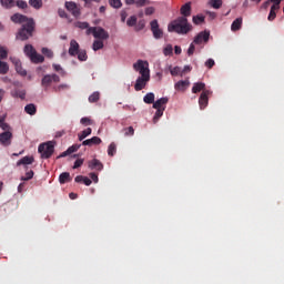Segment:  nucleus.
<instances>
[{
    "instance_id": "69168bd1",
    "label": "nucleus",
    "mask_w": 284,
    "mask_h": 284,
    "mask_svg": "<svg viewBox=\"0 0 284 284\" xmlns=\"http://www.w3.org/2000/svg\"><path fill=\"white\" fill-rule=\"evenodd\" d=\"M154 12H155L154 7H148V8L145 9V14H146V17H150V16L154 14Z\"/></svg>"
},
{
    "instance_id": "4c0bfd02",
    "label": "nucleus",
    "mask_w": 284,
    "mask_h": 284,
    "mask_svg": "<svg viewBox=\"0 0 284 284\" xmlns=\"http://www.w3.org/2000/svg\"><path fill=\"white\" fill-rule=\"evenodd\" d=\"M9 70L8 62L0 61V74H8Z\"/></svg>"
},
{
    "instance_id": "49530a36",
    "label": "nucleus",
    "mask_w": 284,
    "mask_h": 284,
    "mask_svg": "<svg viewBox=\"0 0 284 284\" xmlns=\"http://www.w3.org/2000/svg\"><path fill=\"white\" fill-rule=\"evenodd\" d=\"M42 54H44V57H47L48 59H52V57H54V52H52V50L48 49V48H42L41 50Z\"/></svg>"
},
{
    "instance_id": "6e6552de",
    "label": "nucleus",
    "mask_w": 284,
    "mask_h": 284,
    "mask_svg": "<svg viewBox=\"0 0 284 284\" xmlns=\"http://www.w3.org/2000/svg\"><path fill=\"white\" fill-rule=\"evenodd\" d=\"M10 21L19 26H24V23H30V21H34V19L28 18L27 16H23L21 13H14L10 17Z\"/></svg>"
},
{
    "instance_id": "7c9ffc66",
    "label": "nucleus",
    "mask_w": 284,
    "mask_h": 284,
    "mask_svg": "<svg viewBox=\"0 0 284 284\" xmlns=\"http://www.w3.org/2000/svg\"><path fill=\"white\" fill-rule=\"evenodd\" d=\"M29 6L34 10H41L43 8V0H29Z\"/></svg>"
},
{
    "instance_id": "ea45409f",
    "label": "nucleus",
    "mask_w": 284,
    "mask_h": 284,
    "mask_svg": "<svg viewBox=\"0 0 284 284\" xmlns=\"http://www.w3.org/2000/svg\"><path fill=\"white\" fill-rule=\"evenodd\" d=\"M169 70H170V72H171V75L172 77H179V74H180V77H181V69H180V67H174V68H172V65H170L169 67Z\"/></svg>"
},
{
    "instance_id": "20e7f679",
    "label": "nucleus",
    "mask_w": 284,
    "mask_h": 284,
    "mask_svg": "<svg viewBox=\"0 0 284 284\" xmlns=\"http://www.w3.org/2000/svg\"><path fill=\"white\" fill-rule=\"evenodd\" d=\"M85 34L88 37L93 34L94 39H98L99 41H108V39H110V33L102 27H91L85 31Z\"/></svg>"
},
{
    "instance_id": "f8f14e48",
    "label": "nucleus",
    "mask_w": 284,
    "mask_h": 284,
    "mask_svg": "<svg viewBox=\"0 0 284 284\" xmlns=\"http://www.w3.org/2000/svg\"><path fill=\"white\" fill-rule=\"evenodd\" d=\"M10 61L13 63L16 72H18L20 77H27L28 71H26V69H23V67L21 65V60H19L18 58H10Z\"/></svg>"
},
{
    "instance_id": "473e14b6",
    "label": "nucleus",
    "mask_w": 284,
    "mask_h": 284,
    "mask_svg": "<svg viewBox=\"0 0 284 284\" xmlns=\"http://www.w3.org/2000/svg\"><path fill=\"white\" fill-rule=\"evenodd\" d=\"M103 40H94L93 44H92V50L94 52L99 51V50H103Z\"/></svg>"
},
{
    "instance_id": "09e8293b",
    "label": "nucleus",
    "mask_w": 284,
    "mask_h": 284,
    "mask_svg": "<svg viewBox=\"0 0 284 284\" xmlns=\"http://www.w3.org/2000/svg\"><path fill=\"white\" fill-rule=\"evenodd\" d=\"M123 132H124V136H134V128L133 126L123 129Z\"/></svg>"
},
{
    "instance_id": "412c9836",
    "label": "nucleus",
    "mask_w": 284,
    "mask_h": 284,
    "mask_svg": "<svg viewBox=\"0 0 284 284\" xmlns=\"http://www.w3.org/2000/svg\"><path fill=\"white\" fill-rule=\"evenodd\" d=\"M75 183H84V185H92V180H90V178L88 176H83V175H77L74 179Z\"/></svg>"
},
{
    "instance_id": "6e6d98bb",
    "label": "nucleus",
    "mask_w": 284,
    "mask_h": 284,
    "mask_svg": "<svg viewBox=\"0 0 284 284\" xmlns=\"http://www.w3.org/2000/svg\"><path fill=\"white\" fill-rule=\"evenodd\" d=\"M0 59H8V49L0 47Z\"/></svg>"
},
{
    "instance_id": "864d4df0",
    "label": "nucleus",
    "mask_w": 284,
    "mask_h": 284,
    "mask_svg": "<svg viewBox=\"0 0 284 284\" xmlns=\"http://www.w3.org/2000/svg\"><path fill=\"white\" fill-rule=\"evenodd\" d=\"M58 14L61 19H70V16L68 14V12H65L64 9H58Z\"/></svg>"
},
{
    "instance_id": "c85d7f7f",
    "label": "nucleus",
    "mask_w": 284,
    "mask_h": 284,
    "mask_svg": "<svg viewBox=\"0 0 284 284\" xmlns=\"http://www.w3.org/2000/svg\"><path fill=\"white\" fill-rule=\"evenodd\" d=\"M70 181H72V178H70V174L68 172H63L60 174L59 182L61 183V185L70 183Z\"/></svg>"
},
{
    "instance_id": "f3484780",
    "label": "nucleus",
    "mask_w": 284,
    "mask_h": 284,
    "mask_svg": "<svg viewBox=\"0 0 284 284\" xmlns=\"http://www.w3.org/2000/svg\"><path fill=\"white\" fill-rule=\"evenodd\" d=\"M88 168L90 170H97L98 172H101V170H103V163H101L97 159H93V160L88 162Z\"/></svg>"
},
{
    "instance_id": "9d476101",
    "label": "nucleus",
    "mask_w": 284,
    "mask_h": 284,
    "mask_svg": "<svg viewBox=\"0 0 284 284\" xmlns=\"http://www.w3.org/2000/svg\"><path fill=\"white\" fill-rule=\"evenodd\" d=\"M210 41V31H201L193 40V43L201 45V43H207Z\"/></svg>"
},
{
    "instance_id": "f704fd0d",
    "label": "nucleus",
    "mask_w": 284,
    "mask_h": 284,
    "mask_svg": "<svg viewBox=\"0 0 284 284\" xmlns=\"http://www.w3.org/2000/svg\"><path fill=\"white\" fill-rule=\"evenodd\" d=\"M143 101H144V103L152 105V103H154V93H152V92L146 93L143 98Z\"/></svg>"
},
{
    "instance_id": "bf43d9fd",
    "label": "nucleus",
    "mask_w": 284,
    "mask_h": 284,
    "mask_svg": "<svg viewBox=\"0 0 284 284\" xmlns=\"http://www.w3.org/2000/svg\"><path fill=\"white\" fill-rule=\"evenodd\" d=\"M68 84H60L58 87H54L53 90L54 92H61V90H68Z\"/></svg>"
},
{
    "instance_id": "338daca9",
    "label": "nucleus",
    "mask_w": 284,
    "mask_h": 284,
    "mask_svg": "<svg viewBox=\"0 0 284 284\" xmlns=\"http://www.w3.org/2000/svg\"><path fill=\"white\" fill-rule=\"evenodd\" d=\"M120 17H121V22L125 23V19H128V11L122 10L120 13Z\"/></svg>"
},
{
    "instance_id": "1a4fd4ad",
    "label": "nucleus",
    "mask_w": 284,
    "mask_h": 284,
    "mask_svg": "<svg viewBox=\"0 0 284 284\" xmlns=\"http://www.w3.org/2000/svg\"><path fill=\"white\" fill-rule=\"evenodd\" d=\"M150 26L154 39H163V30L159 27V20L151 21Z\"/></svg>"
},
{
    "instance_id": "680f3d73",
    "label": "nucleus",
    "mask_w": 284,
    "mask_h": 284,
    "mask_svg": "<svg viewBox=\"0 0 284 284\" xmlns=\"http://www.w3.org/2000/svg\"><path fill=\"white\" fill-rule=\"evenodd\" d=\"M214 65H215L214 59H209L205 62V67L209 68L210 70H212V68H214Z\"/></svg>"
},
{
    "instance_id": "2f4dec72",
    "label": "nucleus",
    "mask_w": 284,
    "mask_h": 284,
    "mask_svg": "<svg viewBox=\"0 0 284 284\" xmlns=\"http://www.w3.org/2000/svg\"><path fill=\"white\" fill-rule=\"evenodd\" d=\"M90 134H92V129L91 128H87L80 134H78L79 141H83V139H88V136H90Z\"/></svg>"
},
{
    "instance_id": "774afa93",
    "label": "nucleus",
    "mask_w": 284,
    "mask_h": 284,
    "mask_svg": "<svg viewBox=\"0 0 284 284\" xmlns=\"http://www.w3.org/2000/svg\"><path fill=\"white\" fill-rule=\"evenodd\" d=\"M181 72H182L181 77H183V74H185V72H192V67L185 65Z\"/></svg>"
},
{
    "instance_id": "c9c22d12",
    "label": "nucleus",
    "mask_w": 284,
    "mask_h": 284,
    "mask_svg": "<svg viewBox=\"0 0 284 284\" xmlns=\"http://www.w3.org/2000/svg\"><path fill=\"white\" fill-rule=\"evenodd\" d=\"M100 99L101 93H99V91H95L89 97V103H97V101H99Z\"/></svg>"
},
{
    "instance_id": "2eb2a0df",
    "label": "nucleus",
    "mask_w": 284,
    "mask_h": 284,
    "mask_svg": "<svg viewBox=\"0 0 284 284\" xmlns=\"http://www.w3.org/2000/svg\"><path fill=\"white\" fill-rule=\"evenodd\" d=\"M180 13L182 14V17H184V19H187V17L192 16V2H186L185 4H183L180 9Z\"/></svg>"
},
{
    "instance_id": "f257e3e1",
    "label": "nucleus",
    "mask_w": 284,
    "mask_h": 284,
    "mask_svg": "<svg viewBox=\"0 0 284 284\" xmlns=\"http://www.w3.org/2000/svg\"><path fill=\"white\" fill-rule=\"evenodd\" d=\"M148 61L138 60L136 63L133 64V70L140 73V77L136 79L134 84L135 92H141V90H145V85L150 83V68Z\"/></svg>"
},
{
    "instance_id": "052dcab7",
    "label": "nucleus",
    "mask_w": 284,
    "mask_h": 284,
    "mask_svg": "<svg viewBox=\"0 0 284 284\" xmlns=\"http://www.w3.org/2000/svg\"><path fill=\"white\" fill-rule=\"evenodd\" d=\"M81 165H83V159L75 160L73 170H78V168H81Z\"/></svg>"
},
{
    "instance_id": "3c124183",
    "label": "nucleus",
    "mask_w": 284,
    "mask_h": 284,
    "mask_svg": "<svg viewBox=\"0 0 284 284\" xmlns=\"http://www.w3.org/2000/svg\"><path fill=\"white\" fill-rule=\"evenodd\" d=\"M145 28V20H140L138 24H135L136 32H141Z\"/></svg>"
},
{
    "instance_id": "e433bc0d",
    "label": "nucleus",
    "mask_w": 284,
    "mask_h": 284,
    "mask_svg": "<svg viewBox=\"0 0 284 284\" xmlns=\"http://www.w3.org/2000/svg\"><path fill=\"white\" fill-rule=\"evenodd\" d=\"M163 112H165V108H162V109H156V112L153 116V123H158L159 122V119L161 116H163Z\"/></svg>"
},
{
    "instance_id": "e2e57ef3",
    "label": "nucleus",
    "mask_w": 284,
    "mask_h": 284,
    "mask_svg": "<svg viewBox=\"0 0 284 284\" xmlns=\"http://www.w3.org/2000/svg\"><path fill=\"white\" fill-rule=\"evenodd\" d=\"M79 148H81V145H72L68 149L69 154H74V152H77L79 150Z\"/></svg>"
},
{
    "instance_id": "ddd939ff",
    "label": "nucleus",
    "mask_w": 284,
    "mask_h": 284,
    "mask_svg": "<svg viewBox=\"0 0 284 284\" xmlns=\"http://www.w3.org/2000/svg\"><path fill=\"white\" fill-rule=\"evenodd\" d=\"M0 143L1 145H10L12 143V132L4 131L0 134Z\"/></svg>"
},
{
    "instance_id": "7ed1b4c3",
    "label": "nucleus",
    "mask_w": 284,
    "mask_h": 284,
    "mask_svg": "<svg viewBox=\"0 0 284 284\" xmlns=\"http://www.w3.org/2000/svg\"><path fill=\"white\" fill-rule=\"evenodd\" d=\"M36 28L37 22H34V20H29L28 23L22 24L21 28L18 30L16 39H19L20 41H28V39L32 38V36L34 34Z\"/></svg>"
},
{
    "instance_id": "603ef678",
    "label": "nucleus",
    "mask_w": 284,
    "mask_h": 284,
    "mask_svg": "<svg viewBox=\"0 0 284 284\" xmlns=\"http://www.w3.org/2000/svg\"><path fill=\"white\" fill-rule=\"evenodd\" d=\"M173 48H172V44H168L165 48H164V50H163V54L165 55V57H170V54H172V52H173Z\"/></svg>"
},
{
    "instance_id": "4be33fe9",
    "label": "nucleus",
    "mask_w": 284,
    "mask_h": 284,
    "mask_svg": "<svg viewBox=\"0 0 284 284\" xmlns=\"http://www.w3.org/2000/svg\"><path fill=\"white\" fill-rule=\"evenodd\" d=\"M32 163H34L33 156H24L17 162V165H32Z\"/></svg>"
},
{
    "instance_id": "8fccbe9b",
    "label": "nucleus",
    "mask_w": 284,
    "mask_h": 284,
    "mask_svg": "<svg viewBox=\"0 0 284 284\" xmlns=\"http://www.w3.org/2000/svg\"><path fill=\"white\" fill-rule=\"evenodd\" d=\"M34 176V171L30 170L29 172L26 173V176L21 178V181H30Z\"/></svg>"
},
{
    "instance_id": "0e129e2a",
    "label": "nucleus",
    "mask_w": 284,
    "mask_h": 284,
    "mask_svg": "<svg viewBox=\"0 0 284 284\" xmlns=\"http://www.w3.org/2000/svg\"><path fill=\"white\" fill-rule=\"evenodd\" d=\"M148 3V0H135L136 8H143Z\"/></svg>"
},
{
    "instance_id": "de8ad7c7",
    "label": "nucleus",
    "mask_w": 284,
    "mask_h": 284,
    "mask_svg": "<svg viewBox=\"0 0 284 284\" xmlns=\"http://www.w3.org/2000/svg\"><path fill=\"white\" fill-rule=\"evenodd\" d=\"M204 21H205V17L203 16L193 17V23H195V26H201V23H203Z\"/></svg>"
},
{
    "instance_id": "6ab92c4d",
    "label": "nucleus",
    "mask_w": 284,
    "mask_h": 284,
    "mask_svg": "<svg viewBox=\"0 0 284 284\" xmlns=\"http://www.w3.org/2000/svg\"><path fill=\"white\" fill-rule=\"evenodd\" d=\"M168 101H170L168 98H161L159 100H156L154 103H153V108L154 110H163V105H168Z\"/></svg>"
},
{
    "instance_id": "5fc2aeb1",
    "label": "nucleus",
    "mask_w": 284,
    "mask_h": 284,
    "mask_svg": "<svg viewBox=\"0 0 284 284\" xmlns=\"http://www.w3.org/2000/svg\"><path fill=\"white\" fill-rule=\"evenodd\" d=\"M13 97H17L18 99H26V92L23 90H17L14 93H13Z\"/></svg>"
},
{
    "instance_id": "423d86ee",
    "label": "nucleus",
    "mask_w": 284,
    "mask_h": 284,
    "mask_svg": "<svg viewBox=\"0 0 284 284\" xmlns=\"http://www.w3.org/2000/svg\"><path fill=\"white\" fill-rule=\"evenodd\" d=\"M59 81H61V78L57 73L45 74L41 80V85L44 90H48L52 83H59Z\"/></svg>"
},
{
    "instance_id": "a18cd8bd",
    "label": "nucleus",
    "mask_w": 284,
    "mask_h": 284,
    "mask_svg": "<svg viewBox=\"0 0 284 284\" xmlns=\"http://www.w3.org/2000/svg\"><path fill=\"white\" fill-rule=\"evenodd\" d=\"M16 6L20 10H26L28 8V2H26V0H17Z\"/></svg>"
},
{
    "instance_id": "a878e982",
    "label": "nucleus",
    "mask_w": 284,
    "mask_h": 284,
    "mask_svg": "<svg viewBox=\"0 0 284 284\" xmlns=\"http://www.w3.org/2000/svg\"><path fill=\"white\" fill-rule=\"evenodd\" d=\"M30 61L32 63H43L45 61V58L42 54L37 53V51L31 55Z\"/></svg>"
},
{
    "instance_id": "dca6fc26",
    "label": "nucleus",
    "mask_w": 284,
    "mask_h": 284,
    "mask_svg": "<svg viewBox=\"0 0 284 284\" xmlns=\"http://www.w3.org/2000/svg\"><path fill=\"white\" fill-rule=\"evenodd\" d=\"M79 48H80L79 42H77V40H71L70 47H69L70 57H77V54H79V51H80Z\"/></svg>"
},
{
    "instance_id": "393cba45",
    "label": "nucleus",
    "mask_w": 284,
    "mask_h": 284,
    "mask_svg": "<svg viewBox=\"0 0 284 284\" xmlns=\"http://www.w3.org/2000/svg\"><path fill=\"white\" fill-rule=\"evenodd\" d=\"M243 26V18L235 19L231 24V30L233 32L239 31V29Z\"/></svg>"
},
{
    "instance_id": "72a5a7b5",
    "label": "nucleus",
    "mask_w": 284,
    "mask_h": 284,
    "mask_svg": "<svg viewBox=\"0 0 284 284\" xmlns=\"http://www.w3.org/2000/svg\"><path fill=\"white\" fill-rule=\"evenodd\" d=\"M74 27L79 28L80 30H90V28H92V27H90V23L81 22V21L74 22Z\"/></svg>"
},
{
    "instance_id": "a211bd4d",
    "label": "nucleus",
    "mask_w": 284,
    "mask_h": 284,
    "mask_svg": "<svg viewBox=\"0 0 284 284\" xmlns=\"http://www.w3.org/2000/svg\"><path fill=\"white\" fill-rule=\"evenodd\" d=\"M102 141L99 136H93L91 139L84 140L82 142V145H89V148H92V145H101Z\"/></svg>"
},
{
    "instance_id": "37998d69",
    "label": "nucleus",
    "mask_w": 284,
    "mask_h": 284,
    "mask_svg": "<svg viewBox=\"0 0 284 284\" xmlns=\"http://www.w3.org/2000/svg\"><path fill=\"white\" fill-rule=\"evenodd\" d=\"M136 16H131L128 20H126V26H129V28H134V26H136Z\"/></svg>"
},
{
    "instance_id": "c03bdc74",
    "label": "nucleus",
    "mask_w": 284,
    "mask_h": 284,
    "mask_svg": "<svg viewBox=\"0 0 284 284\" xmlns=\"http://www.w3.org/2000/svg\"><path fill=\"white\" fill-rule=\"evenodd\" d=\"M210 4L215 10H219V8H221V6H223V0H211Z\"/></svg>"
},
{
    "instance_id": "5701e85b",
    "label": "nucleus",
    "mask_w": 284,
    "mask_h": 284,
    "mask_svg": "<svg viewBox=\"0 0 284 284\" xmlns=\"http://www.w3.org/2000/svg\"><path fill=\"white\" fill-rule=\"evenodd\" d=\"M276 10H281V4L271 7V10L267 17L268 21H274V19H276Z\"/></svg>"
},
{
    "instance_id": "9b49d317",
    "label": "nucleus",
    "mask_w": 284,
    "mask_h": 284,
    "mask_svg": "<svg viewBox=\"0 0 284 284\" xmlns=\"http://www.w3.org/2000/svg\"><path fill=\"white\" fill-rule=\"evenodd\" d=\"M210 94H212L211 91H202L199 99V105L201 110H205V108H207V103H210Z\"/></svg>"
},
{
    "instance_id": "cd10ccee",
    "label": "nucleus",
    "mask_w": 284,
    "mask_h": 284,
    "mask_svg": "<svg viewBox=\"0 0 284 284\" xmlns=\"http://www.w3.org/2000/svg\"><path fill=\"white\" fill-rule=\"evenodd\" d=\"M23 52L27 57H29V59H31L37 50L34 49V47H32V44H27L24 45Z\"/></svg>"
},
{
    "instance_id": "bb28decb",
    "label": "nucleus",
    "mask_w": 284,
    "mask_h": 284,
    "mask_svg": "<svg viewBox=\"0 0 284 284\" xmlns=\"http://www.w3.org/2000/svg\"><path fill=\"white\" fill-rule=\"evenodd\" d=\"M24 112L30 114V116H34L37 114V105L30 103L24 106Z\"/></svg>"
},
{
    "instance_id": "c756f323",
    "label": "nucleus",
    "mask_w": 284,
    "mask_h": 284,
    "mask_svg": "<svg viewBox=\"0 0 284 284\" xmlns=\"http://www.w3.org/2000/svg\"><path fill=\"white\" fill-rule=\"evenodd\" d=\"M281 1L283 0H267L265 1L262 6L261 9L262 10H267V8H270V4L273 3L272 6H281Z\"/></svg>"
},
{
    "instance_id": "79ce46f5",
    "label": "nucleus",
    "mask_w": 284,
    "mask_h": 284,
    "mask_svg": "<svg viewBox=\"0 0 284 284\" xmlns=\"http://www.w3.org/2000/svg\"><path fill=\"white\" fill-rule=\"evenodd\" d=\"M109 4L111 6V8H115L116 10H119V8L123 6L121 0H109Z\"/></svg>"
},
{
    "instance_id": "aec40b11",
    "label": "nucleus",
    "mask_w": 284,
    "mask_h": 284,
    "mask_svg": "<svg viewBox=\"0 0 284 284\" xmlns=\"http://www.w3.org/2000/svg\"><path fill=\"white\" fill-rule=\"evenodd\" d=\"M0 6L4 8V10H12L14 6H17V1L14 0H0Z\"/></svg>"
},
{
    "instance_id": "13d9d810",
    "label": "nucleus",
    "mask_w": 284,
    "mask_h": 284,
    "mask_svg": "<svg viewBox=\"0 0 284 284\" xmlns=\"http://www.w3.org/2000/svg\"><path fill=\"white\" fill-rule=\"evenodd\" d=\"M196 50V47H194V42H192L187 49V55L192 57L194 54V51Z\"/></svg>"
},
{
    "instance_id": "f03ea898",
    "label": "nucleus",
    "mask_w": 284,
    "mask_h": 284,
    "mask_svg": "<svg viewBox=\"0 0 284 284\" xmlns=\"http://www.w3.org/2000/svg\"><path fill=\"white\" fill-rule=\"evenodd\" d=\"M168 30L169 32H175L176 34H187V32H191L192 30V24H190L187 18L179 17L169 23Z\"/></svg>"
},
{
    "instance_id": "58836bf2",
    "label": "nucleus",
    "mask_w": 284,
    "mask_h": 284,
    "mask_svg": "<svg viewBox=\"0 0 284 284\" xmlns=\"http://www.w3.org/2000/svg\"><path fill=\"white\" fill-rule=\"evenodd\" d=\"M109 156H114L116 154V144L112 142L108 148Z\"/></svg>"
},
{
    "instance_id": "4468645a",
    "label": "nucleus",
    "mask_w": 284,
    "mask_h": 284,
    "mask_svg": "<svg viewBox=\"0 0 284 284\" xmlns=\"http://www.w3.org/2000/svg\"><path fill=\"white\" fill-rule=\"evenodd\" d=\"M189 88H190V80H180L174 85V89L178 92H185Z\"/></svg>"
},
{
    "instance_id": "a19ab883",
    "label": "nucleus",
    "mask_w": 284,
    "mask_h": 284,
    "mask_svg": "<svg viewBox=\"0 0 284 284\" xmlns=\"http://www.w3.org/2000/svg\"><path fill=\"white\" fill-rule=\"evenodd\" d=\"M79 61H88V52L85 50H80L78 53Z\"/></svg>"
},
{
    "instance_id": "4d7b16f0",
    "label": "nucleus",
    "mask_w": 284,
    "mask_h": 284,
    "mask_svg": "<svg viewBox=\"0 0 284 284\" xmlns=\"http://www.w3.org/2000/svg\"><path fill=\"white\" fill-rule=\"evenodd\" d=\"M80 123L82 124V125H92V123H94L90 118H82L81 120H80Z\"/></svg>"
},
{
    "instance_id": "0eeeda50",
    "label": "nucleus",
    "mask_w": 284,
    "mask_h": 284,
    "mask_svg": "<svg viewBox=\"0 0 284 284\" xmlns=\"http://www.w3.org/2000/svg\"><path fill=\"white\" fill-rule=\"evenodd\" d=\"M64 8L74 17L75 19H79L81 17V9L74 1H67L64 3Z\"/></svg>"
},
{
    "instance_id": "39448f33",
    "label": "nucleus",
    "mask_w": 284,
    "mask_h": 284,
    "mask_svg": "<svg viewBox=\"0 0 284 284\" xmlns=\"http://www.w3.org/2000/svg\"><path fill=\"white\" fill-rule=\"evenodd\" d=\"M38 152L41 154V159H50L54 154V142L49 141L38 146Z\"/></svg>"
},
{
    "instance_id": "b1692460",
    "label": "nucleus",
    "mask_w": 284,
    "mask_h": 284,
    "mask_svg": "<svg viewBox=\"0 0 284 284\" xmlns=\"http://www.w3.org/2000/svg\"><path fill=\"white\" fill-rule=\"evenodd\" d=\"M205 91V83L203 82H196L193 84L192 92L193 94H199V92Z\"/></svg>"
}]
</instances>
